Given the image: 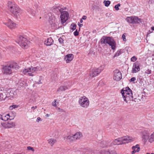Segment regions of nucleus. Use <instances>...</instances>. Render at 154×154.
<instances>
[{"label":"nucleus","mask_w":154,"mask_h":154,"mask_svg":"<svg viewBox=\"0 0 154 154\" xmlns=\"http://www.w3.org/2000/svg\"><path fill=\"white\" fill-rule=\"evenodd\" d=\"M123 100L127 103H130L133 100L131 90L128 87L123 88L121 91Z\"/></svg>","instance_id":"nucleus-1"},{"label":"nucleus","mask_w":154,"mask_h":154,"mask_svg":"<svg viewBox=\"0 0 154 154\" xmlns=\"http://www.w3.org/2000/svg\"><path fill=\"white\" fill-rule=\"evenodd\" d=\"M19 67L17 63H13L9 65L4 66L3 71L4 74H10L13 72H16Z\"/></svg>","instance_id":"nucleus-2"},{"label":"nucleus","mask_w":154,"mask_h":154,"mask_svg":"<svg viewBox=\"0 0 154 154\" xmlns=\"http://www.w3.org/2000/svg\"><path fill=\"white\" fill-rule=\"evenodd\" d=\"M8 7L9 11L16 17L19 16L21 12V10L19 6L14 3L9 1Z\"/></svg>","instance_id":"nucleus-3"},{"label":"nucleus","mask_w":154,"mask_h":154,"mask_svg":"<svg viewBox=\"0 0 154 154\" xmlns=\"http://www.w3.org/2000/svg\"><path fill=\"white\" fill-rule=\"evenodd\" d=\"M140 134L142 140L144 142H146L148 140L150 143L154 141V132L150 135L148 130H144L141 131Z\"/></svg>","instance_id":"nucleus-4"},{"label":"nucleus","mask_w":154,"mask_h":154,"mask_svg":"<svg viewBox=\"0 0 154 154\" xmlns=\"http://www.w3.org/2000/svg\"><path fill=\"white\" fill-rule=\"evenodd\" d=\"M134 139L131 137L125 136L114 140L112 143L114 145H122L127 143L133 141Z\"/></svg>","instance_id":"nucleus-5"},{"label":"nucleus","mask_w":154,"mask_h":154,"mask_svg":"<svg viewBox=\"0 0 154 154\" xmlns=\"http://www.w3.org/2000/svg\"><path fill=\"white\" fill-rule=\"evenodd\" d=\"M2 89V90H1V94L3 100L9 97L11 99L17 94L15 91L12 89L7 88L5 89L3 88Z\"/></svg>","instance_id":"nucleus-6"},{"label":"nucleus","mask_w":154,"mask_h":154,"mask_svg":"<svg viewBox=\"0 0 154 154\" xmlns=\"http://www.w3.org/2000/svg\"><path fill=\"white\" fill-rule=\"evenodd\" d=\"M101 43L105 45H109L112 50L116 49V44L114 40L110 37H103L101 39Z\"/></svg>","instance_id":"nucleus-7"},{"label":"nucleus","mask_w":154,"mask_h":154,"mask_svg":"<svg viewBox=\"0 0 154 154\" xmlns=\"http://www.w3.org/2000/svg\"><path fill=\"white\" fill-rule=\"evenodd\" d=\"M17 42L23 48H26L28 47L29 42L26 38L20 35L17 39Z\"/></svg>","instance_id":"nucleus-8"},{"label":"nucleus","mask_w":154,"mask_h":154,"mask_svg":"<svg viewBox=\"0 0 154 154\" xmlns=\"http://www.w3.org/2000/svg\"><path fill=\"white\" fill-rule=\"evenodd\" d=\"M79 104L83 108H87L89 104V101L88 99L85 96L81 97L78 101Z\"/></svg>","instance_id":"nucleus-9"},{"label":"nucleus","mask_w":154,"mask_h":154,"mask_svg":"<svg viewBox=\"0 0 154 154\" xmlns=\"http://www.w3.org/2000/svg\"><path fill=\"white\" fill-rule=\"evenodd\" d=\"M82 134L80 132H76L72 136L68 135L65 136L64 140L69 141H73L78 139H79L82 137Z\"/></svg>","instance_id":"nucleus-10"},{"label":"nucleus","mask_w":154,"mask_h":154,"mask_svg":"<svg viewBox=\"0 0 154 154\" xmlns=\"http://www.w3.org/2000/svg\"><path fill=\"white\" fill-rule=\"evenodd\" d=\"M39 68L38 67H33L31 66L29 68L25 69L23 71L24 74L28 73V74L29 76H33L35 75L36 72L38 71Z\"/></svg>","instance_id":"nucleus-11"},{"label":"nucleus","mask_w":154,"mask_h":154,"mask_svg":"<svg viewBox=\"0 0 154 154\" xmlns=\"http://www.w3.org/2000/svg\"><path fill=\"white\" fill-rule=\"evenodd\" d=\"M126 20L130 23H139L141 22V19L137 16L127 17Z\"/></svg>","instance_id":"nucleus-12"},{"label":"nucleus","mask_w":154,"mask_h":154,"mask_svg":"<svg viewBox=\"0 0 154 154\" xmlns=\"http://www.w3.org/2000/svg\"><path fill=\"white\" fill-rule=\"evenodd\" d=\"M104 69L103 66H100L98 68L93 69L90 73V76L94 77L99 74Z\"/></svg>","instance_id":"nucleus-13"},{"label":"nucleus","mask_w":154,"mask_h":154,"mask_svg":"<svg viewBox=\"0 0 154 154\" xmlns=\"http://www.w3.org/2000/svg\"><path fill=\"white\" fill-rule=\"evenodd\" d=\"M69 17V14L67 12L63 11L61 12L60 17L62 24L65 23L68 19Z\"/></svg>","instance_id":"nucleus-14"},{"label":"nucleus","mask_w":154,"mask_h":154,"mask_svg":"<svg viewBox=\"0 0 154 154\" xmlns=\"http://www.w3.org/2000/svg\"><path fill=\"white\" fill-rule=\"evenodd\" d=\"M113 79L117 81L120 80L122 78L121 72L118 69H116L114 71Z\"/></svg>","instance_id":"nucleus-15"},{"label":"nucleus","mask_w":154,"mask_h":154,"mask_svg":"<svg viewBox=\"0 0 154 154\" xmlns=\"http://www.w3.org/2000/svg\"><path fill=\"white\" fill-rule=\"evenodd\" d=\"M140 64L137 62L134 63L132 68L131 72L132 73H135L139 71L140 68L139 67Z\"/></svg>","instance_id":"nucleus-16"},{"label":"nucleus","mask_w":154,"mask_h":154,"mask_svg":"<svg viewBox=\"0 0 154 154\" xmlns=\"http://www.w3.org/2000/svg\"><path fill=\"white\" fill-rule=\"evenodd\" d=\"M3 23L11 29H14L16 27V24L10 19L8 20V23L3 22Z\"/></svg>","instance_id":"nucleus-17"},{"label":"nucleus","mask_w":154,"mask_h":154,"mask_svg":"<svg viewBox=\"0 0 154 154\" xmlns=\"http://www.w3.org/2000/svg\"><path fill=\"white\" fill-rule=\"evenodd\" d=\"M56 19L54 16H51L49 18V22L51 25V26L52 27H55L56 26Z\"/></svg>","instance_id":"nucleus-18"},{"label":"nucleus","mask_w":154,"mask_h":154,"mask_svg":"<svg viewBox=\"0 0 154 154\" xmlns=\"http://www.w3.org/2000/svg\"><path fill=\"white\" fill-rule=\"evenodd\" d=\"M74 56L72 54H69L67 55L64 58L67 63H69L73 59Z\"/></svg>","instance_id":"nucleus-19"},{"label":"nucleus","mask_w":154,"mask_h":154,"mask_svg":"<svg viewBox=\"0 0 154 154\" xmlns=\"http://www.w3.org/2000/svg\"><path fill=\"white\" fill-rule=\"evenodd\" d=\"M132 149L133 150L131 152V154H134L137 152H139L140 150V148L139 147V145L138 144H137L135 146H133L132 147Z\"/></svg>","instance_id":"nucleus-20"},{"label":"nucleus","mask_w":154,"mask_h":154,"mask_svg":"<svg viewBox=\"0 0 154 154\" xmlns=\"http://www.w3.org/2000/svg\"><path fill=\"white\" fill-rule=\"evenodd\" d=\"M53 40L51 38H48L45 41L44 44L47 46L51 45L53 43Z\"/></svg>","instance_id":"nucleus-21"},{"label":"nucleus","mask_w":154,"mask_h":154,"mask_svg":"<svg viewBox=\"0 0 154 154\" xmlns=\"http://www.w3.org/2000/svg\"><path fill=\"white\" fill-rule=\"evenodd\" d=\"M1 118V119L2 120H3L4 121H6L8 120L9 119L11 120L14 119V118H10L9 114H8L5 116H2L1 115H0V118Z\"/></svg>","instance_id":"nucleus-22"},{"label":"nucleus","mask_w":154,"mask_h":154,"mask_svg":"<svg viewBox=\"0 0 154 154\" xmlns=\"http://www.w3.org/2000/svg\"><path fill=\"white\" fill-rule=\"evenodd\" d=\"M99 154H117L114 152L110 151L109 150H105L101 151Z\"/></svg>","instance_id":"nucleus-23"},{"label":"nucleus","mask_w":154,"mask_h":154,"mask_svg":"<svg viewBox=\"0 0 154 154\" xmlns=\"http://www.w3.org/2000/svg\"><path fill=\"white\" fill-rule=\"evenodd\" d=\"M48 143L52 146L57 142V140L55 139L51 138L48 140Z\"/></svg>","instance_id":"nucleus-24"},{"label":"nucleus","mask_w":154,"mask_h":154,"mask_svg":"<svg viewBox=\"0 0 154 154\" xmlns=\"http://www.w3.org/2000/svg\"><path fill=\"white\" fill-rule=\"evenodd\" d=\"M68 89V88L66 86H61L57 90V91L59 92L60 91H64L65 90Z\"/></svg>","instance_id":"nucleus-25"},{"label":"nucleus","mask_w":154,"mask_h":154,"mask_svg":"<svg viewBox=\"0 0 154 154\" xmlns=\"http://www.w3.org/2000/svg\"><path fill=\"white\" fill-rule=\"evenodd\" d=\"M27 11L33 16L35 15V11L33 10L30 8H28Z\"/></svg>","instance_id":"nucleus-26"},{"label":"nucleus","mask_w":154,"mask_h":154,"mask_svg":"<svg viewBox=\"0 0 154 154\" xmlns=\"http://www.w3.org/2000/svg\"><path fill=\"white\" fill-rule=\"evenodd\" d=\"M121 53V50H118L115 54L114 55L113 57V58H114L115 57H118L119 56Z\"/></svg>","instance_id":"nucleus-27"},{"label":"nucleus","mask_w":154,"mask_h":154,"mask_svg":"<svg viewBox=\"0 0 154 154\" xmlns=\"http://www.w3.org/2000/svg\"><path fill=\"white\" fill-rule=\"evenodd\" d=\"M103 3L104 4L105 6L106 7H108L110 4V2L109 1H104Z\"/></svg>","instance_id":"nucleus-28"},{"label":"nucleus","mask_w":154,"mask_h":154,"mask_svg":"<svg viewBox=\"0 0 154 154\" xmlns=\"http://www.w3.org/2000/svg\"><path fill=\"white\" fill-rule=\"evenodd\" d=\"M18 107V105H12L10 106L9 107V109L10 110H12L14 109L17 108Z\"/></svg>","instance_id":"nucleus-29"},{"label":"nucleus","mask_w":154,"mask_h":154,"mask_svg":"<svg viewBox=\"0 0 154 154\" xmlns=\"http://www.w3.org/2000/svg\"><path fill=\"white\" fill-rule=\"evenodd\" d=\"M14 123L13 122H10L8 123V125H7V127L8 128H11L14 126Z\"/></svg>","instance_id":"nucleus-30"},{"label":"nucleus","mask_w":154,"mask_h":154,"mask_svg":"<svg viewBox=\"0 0 154 154\" xmlns=\"http://www.w3.org/2000/svg\"><path fill=\"white\" fill-rule=\"evenodd\" d=\"M71 26H72V27H71V28L72 29V31H74L76 29V25L75 24H74L73 23L71 24Z\"/></svg>","instance_id":"nucleus-31"},{"label":"nucleus","mask_w":154,"mask_h":154,"mask_svg":"<svg viewBox=\"0 0 154 154\" xmlns=\"http://www.w3.org/2000/svg\"><path fill=\"white\" fill-rule=\"evenodd\" d=\"M120 6V3L118 4L117 5H115L114 8L115 9V10L117 11L119 10V7Z\"/></svg>","instance_id":"nucleus-32"},{"label":"nucleus","mask_w":154,"mask_h":154,"mask_svg":"<svg viewBox=\"0 0 154 154\" xmlns=\"http://www.w3.org/2000/svg\"><path fill=\"white\" fill-rule=\"evenodd\" d=\"M137 59L135 56H133L131 59V60L132 62H134L137 60Z\"/></svg>","instance_id":"nucleus-33"},{"label":"nucleus","mask_w":154,"mask_h":154,"mask_svg":"<svg viewBox=\"0 0 154 154\" xmlns=\"http://www.w3.org/2000/svg\"><path fill=\"white\" fill-rule=\"evenodd\" d=\"M151 72V71L149 69H148L146 70V71L145 72V73L147 74H150Z\"/></svg>","instance_id":"nucleus-34"},{"label":"nucleus","mask_w":154,"mask_h":154,"mask_svg":"<svg viewBox=\"0 0 154 154\" xmlns=\"http://www.w3.org/2000/svg\"><path fill=\"white\" fill-rule=\"evenodd\" d=\"M125 33L123 34L122 36V39L124 41H125L126 40V38H125L126 36H125Z\"/></svg>","instance_id":"nucleus-35"},{"label":"nucleus","mask_w":154,"mask_h":154,"mask_svg":"<svg viewBox=\"0 0 154 154\" xmlns=\"http://www.w3.org/2000/svg\"><path fill=\"white\" fill-rule=\"evenodd\" d=\"M58 41L61 44H62L63 42V40L61 38H60L58 39Z\"/></svg>","instance_id":"nucleus-36"},{"label":"nucleus","mask_w":154,"mask_h":154,"mask_svg":"<svg viewBox=\"0 0 154 154\" xmlns=\"http://www.w3.org/2000/svg\"><path fill=\"white\" fill-rule=\"evenodd\" d=\"M74 35L75 36H77L79 35V32H78L77 30H76V31L74 32Z\"/></svg>","instance_id":"nucleus-37"},{"label":"nucleus","mask_w":154,"mask_h":154,"mask_svg":"<svg viewBox=\"0 0 154 154\" xmlns=\"http://www.w3.org/2000/svg\"><path fill=\"white\" fill-rule=\"evenodd\" d=\"M136 80V79L135 78L132 77L129 80V82H134V81Z\"/></svg>","instance_id":"nucleus-38"},{"label":"nucleus","mask_w":154,"mask_h":154,"mask_svg":"<svg viewBox=\"0 0 154 154\" xmlns=\"http://www.w3.org/2000/svg\"><path fill=\"white\" fill-rule=\"evenodd\" d=\"M27 149L29 150H31L33 151H34V149L33 148V147H32L30 146H28L27 147Z\"/></svg>","instance_id":"nucleus-39"},{"label":"nucleus","mask_w":154,"mask_h":154,"mask_svg":"<svg viewBox=\"0 0 154 154\" xmlns=\"http://www.w3.org/2000/svg\"><path fill=\"white\" fill-rule=\"evenodd\" d=\"M42 77L41 76H40L39 77V79L38 81L37 82V83H38V84L42 83V82H41V80H42Z\"/></svg>","instance_id":"nucleus-40"},{"label":"nucleus","mask_w":154,"mask_h":154,"mask_svg":"<svg viewBox=\"0 0 154 154\" xmlns=\"http://www.w3.org/2000/svg\"><path fill=\"white\" fill-rule=\"evenodd\" d=\"M52 105L55 107L56 106V100H55L54 102H53L52 103Z\"/></svg>","instance_id":"nucleus-41"},{"label":"nucleus","mask_w":154,"mask_h":154,"mask_svg":"<svg viewBox=\"0 0 154 154\" xmlns=\"http://www.w3.org/2000/svg\"><path fill=\"white\" fill-rule=\"evenodd\" d=\"M41 120V119L40 117H38L37 118V119L36 120V122H39Z\"/></svg>","instance_id":"nucleus-42"},{"label":"nucleus","mask_w":154,"mask_h":154,"mask_svg":"<svg viewBox=\"0 0 154 154\" xmlns=\"http://www.w3.org/2000/svg\"><path fill=\"white\" fill-rule=\"evenodd\" d=\"M37 108V106H32L31 107V109H32V110H34L35 109H36Z\"/></svg>","instance_id":"nucleus-43"},{"label":"nucleus","mask_w":154,"mask_h":154,"mask_svg":"<svg viewBox=\"0 0 154 154\" xmlns=\"http://www.w3.org/2000/svg\"><path fill=\"white\" fill-rule=\"evenodd\" d=\"M58 111L59 112H63V110L61 109L60 108H58Z\"/></svg>","instance_id":"nucleus-44"},{"label":"nucleus","mask_w":154,"mask_h":154,"mask_svg":"<svg viewBox=\"0 0 154 154\" xmlns=\"http://www.w3.org/2000/svg\"><path fill=\"white\" fill-rule=\"evenodd\" d=\"M87 18V17L85 16H83L82 18V19L83 20H85Z\"/></svg>","instance_id":"nucleus-45"},{"label":"nucleus","mask_w":154,"mask_h":154,"mask_svg":"<svg viewBox=\"0 0 154 154\" xmlns=\"http://www.w3.org/2000/svg\"><path fill=\"white\" fill-rule=\"evenodd\" d=\"M149 2L151 3H154V0H149Z\"/></svg>","instance_id":"nucleus-46"},{"label":"nucleus","mask_w":154,"mask_h":154,"mask_svg":"<svg viewBox=\"0 0 154 154\" xmlns=\"http://www.w3.org/2000/svg\"><path fill=\"white\" fill-rule=\"evenodd\" d=\"M78 25L80 27H82V26H83V24H80L79 23H78Z\"/></svg>","instance_id":"nucleus-47"},{"label":"nucleus","mask_w":154,"mask_h":154,"mask_svg":"<svg viewBox=\"0 0 154 154\" xmlns=\"http://www.w3.org/2000/svg\"><path fill=\"white\" fill-rule=\"evenodd\" d=\"M2 99V96L1 94V92L0 93V100Z\"/></svg>","instance_id":"nucleus-48"},{"label":"nucleus","mask_w":154,"mask_h":154,"mask_svg":"<svg viewBox=\"0 0 154 154\" xmlns=\"http://www.w3.org/2000/svg\"><path fill=\"white\" fill-rule=\"evenodd\" d=\"M152 32H151V31L149 30L148 31V32H147V34H149L151 33Z\"/></svg>","instance_id":"nucleus-49"},{"label":"nucleus","mask_w":154,"mask_h":154,"mask_svg":"<svg viewBox=\"0 0 154 154\" xmlns=\"http://www.w3.org/2000/svg\"><path fill=\"white\" fill-rule=\"evenodd\" d=\"M151 29L152 30H154V26L151 27Z\"/></svg>","instance_id":"nucleus-50"},{"label":"nucleus","mask_w":154,"mask_h":154,"mask_svg":"<svg viewBox=\"0 0 154 154\" xmlns=\"http://www.w3.org/2000/svg\"><path fill=\"white\" fill-rule=\"evenodd\" d=\"M83 22V21L82 20V19H81L80 20V22L81 23H82Z\"/></svg>","instance_id":"nucleus-51"},{"label":"nucleus","mask_w":154,"mask_h":154,"mask_svg":"<svg viewBox=\"0 0 154 154\" xmlns=\"http://www.w3.org/2000/svg\"><path fill=\"white\" fill-rule=\"evenodd\" d=\"M49 116V115L48 114H46V117H48Z\"/></svg>","instance_id":"nucleus-52"},{"label":"nucleus","mask_w":154,"mask_h":154,"mask_svg":"<svg viewBox=\"0 0 154 154\" xmlns=\"http://www.w3.org/2000/svg\"><path fill=\"white\" fill-rule=\"evenodd\" d=\"M1 42H2L3 41H4V40L3 39H1Z\"/></svg>","instance_id":"nucleus-53"},{"label":"nucleus","mask_w":154,"mask_h":154,"mask_svg":"<svg viewBox=\"0 0 154 154\" xmlns=\"http://www.w3.org/2000/svg\"><path fill=\"white\" fill-rule=\"evenodd\" d=\"M59 10H60V12H61V9Z\"/></svg>","instance_id":"nucleus-54"},{"label":"nucleus","mask_w":154,"mask_h":154,"mask_svg":"<svg viewBox=\"0 0 154 154\" xmlns=\"http://www.w3.org/2000/svg\"><path fill=\"white\" fill-rule=\"evenodd\" d=\"M146 154H150V153H146Z\"/></svg>","instance_id":"nucleus-55"},{"label":"nucleus","mask_w":154,"mask_h":154,"mask_svg":"<svg viewBox=\"0 0 154 154\" xmlns=\"http://www.w3.org/2000/svg\"><path fill=\"white\" fill-rule=\"evenodd\" d=\"M150 154H154L153 153H151Z\"/></svg>","instance_id":"nucleus-56"}]
</instances>
